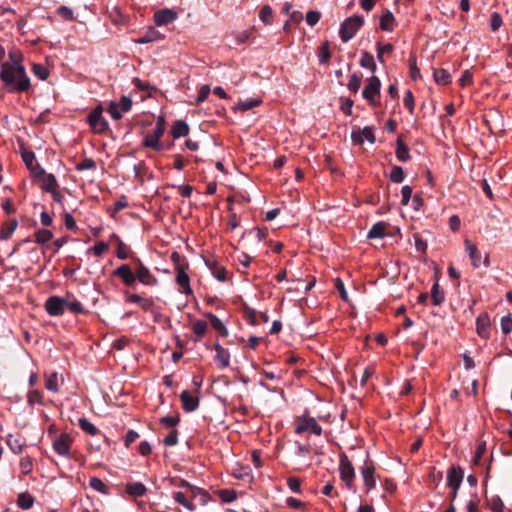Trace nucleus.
Segmentation results:
<instances>
[{"label": "nucleus", "instance_id": "obj_1", "mask_svg": "<svg viewBox=\"0 0 512 512\" xmlns=\"http://www.w3.org/2000/svg\"><path fill=\"white\" fill-rule=\"evenodd\" d=\"M10 62L1 65L0 79L10 92H25L30 88V79L22 64V55L9 52Z\"/></svg>", "mask_w": 512, "mask_h": 512}, {"label": "nucleus", "instance_id": "obj_2", "mask_svg": "<svg viewBox=\"0 0 512 512\" xmlns=\"http://www.w3.org/2000/svg\"><path fill=\"white\" fill-rule=\"evenodd\" d=\"M294 431L299 435L303 433H309L316 436H321L323 433V429L316 418L307 414H303L295 418Z\"/></svg>", "mask_w": 512, "mask_h": 512}, {"label": "nucleus", "instance_id": "obj_3", "mask_svg": "<svg viewBox=\"0 0 512 512\" xmlns=\"http://www.w3.org/2000/svg\"><path fill=\"white\" fill-rule=\"evenodd\" d=\"M165 132V119L163 116H159L157 118L155 127L152 131V133H148L143 142L142 145L147 148H152L157 151H161L164 148L163 143L160 141L161 137L164 135Z\"/></svg>", "mask_w": 512, "mask_h": 512}, {"label": "nucleus", "instance_id": "obj_4", "mask_svg": "<svg viewBox=\"0 0 512 512\" xmlns=\"http://www.w3.org/2000/svg\"><path fill=\"white\" fill-rule=\"evenodd\" d=\"M364 19L362 16L353 15L345 19L339 29V35L343 42L351 40L357 31L362 27Z\"/></svg>", "mask_w": 512, "mask_h": 512}, {"label": "nucleus", "instance_id": "obj_5", "mask_svg": "<svg viewBox=\"0 0 512 512\" xmlns=\"http://www.w3.org/2000/svg\"><path fill=\"white\" fill-rule=\"evenodd\" d=\"M339 474L341 480L345 483L347 489L355 490L354 480L356 478L355 469L345 453L339 457Z\"/></svg>", "mask_w": 512, "mask_h": 512}, {"label": "nucleus", "instance_id": "obj_6", "mask_svg": "<svg viewBox=\"0 0 512 512\" xmlns=\"http://www.w3.org/2000/svg\"><path fill=\"white\" fill-rule=\"evenodd\" d=\"M103 109L101 106H97L93 109L88 117L87 121L92 128L94 133L101 134L108 128V122L102 115Z\"/></svg>", "mask_w": 512, "mask_h": 512}, {"label": "nucleus", "instance_id": "obj_7", "mask_svg": "<svg viewBox=\"0 0 512 512\" xmlns=\"http://www.w3.org/2000/svg\"><path fill=\"white\" fill-rule=\"evenodd\" d=\"M381 82L377 76L369 78L368 84L362 91V96L372 106H376V98L380 95Z\"/></svg>", "mask_w": 512, "mask_h": 512}, {"label": "nucleus", "instance_id": "obj_8", "mask_svg": "<svg viewBox=\"0 0 512 512\" xmlns=\"http://www.w3.org/2000/svg\"><path fill=\"white\" fill-rule=\"evenodd\" d=\"M138 266L135 268V277L140 283L146 286H156L158 284L157 278L150 272V270L141 262L136 259Z\"/></svg>", "mask_w": 512, "mask_h": 512}, {"label": "nucleus", "instance_id": "obj_9", "mask_svg": "<svg viewBox=\"0 0 512 512\" xmlns=\"http://www.w3.org/2000/svg\"><path fill=\"white\" fill-rule=\"evenodd\" d=\"M72 438L68 433H61L53 440V449L54 451L64 457H71L70 448H71Z\"/></svg>", "mask_w": 512, "mask_h": 512}, {"label": "nucleus", "instance_id": "obj_10", "mask_svg": "<svg viewBox=\"0 0 512 512\" xmlns=\"http://www.w3.org/2000/svg\"><path fill=\"white\" fill-rule=\"evenodd\" d=\"M360 472L364 481L366 493H369L376 486L374 464L367 459L361 467Z\"/></svg>", "mask_w": 512, "mask_h": 512}, {"label": "nucleus", "instance_id": "obj_11", "mask_svg": "<svg viewBox=\"0 0 512 512\" xmlns=\"http://www.w3.org/2000/svg\"><path fill=\"white\" fill-rule=\"evenodd\" d=\"M64 298L60 296H50L44 304L46 312L50 316H61L65 313Z\"/></svg>", "mask_w": 512, "mask_h": 512}, {"label": "nucleus", "instance_id": "obj_12", "mask_svg": "<svg viewBox=\"0 0 512 512\" xmlns=\"http://www.w3.org/2000/svg\"><path fill=\"white\" fill-rule=\"evenodd\" d=\"M113 274L121 278L123 283L127 286H132L136 281L135 270L133 271L128 264L119 266L114 270Z\"/></svg>", "mask_w": 512, "mask_h": 512}, {"label": "nucleus", "instance_id": "obj_13", "mask_svg": "<svg viewBox=\"0 0 512 512\" xmlns=\"http://www.w3.org/2000/svg\"><path fill=\"white\" fill-rule=\"evenodd\" d=\"M206 266L211 271L212 275L218 280V281H225L226 280V269L224 266L220 265L218 261L213 258H206L204 259Z\"/></svg>", "mask_w": 512, "mask_h": 512}, {"label": "nucleus", "instance_id": "obj_14", "mask_svg": "<svg viewBox=\"0 0 512 512\" xmlns=\"http://www.w3.org/2000/svg\"><path fill=\"white\" fill-rule=\"evenodd\" d=\"M463 481V471L460 467L451 466L447 471V485L459 489Z\"/></svg>", "mask_w": 512, "mask_h": 512}, {"label": "nucleus", "instance_id": "obj_15", "mask_svg": "<svg viewBox=\"0 0 512 512\" xmlns=\"http://www.w3.org/2000/svg\"><path fill=\"white\" fill-rule=\"evenodd\" d=\"M176 271H177L176 283L180 286L181 291L186 295L191 294L192 289L190 287V278H189L188 274L186 273L184 267L181 265H177Z\"/></svg>", "mask_w": 512, "mask_h": 512}, {"label": "nucleus", "instance_id": "obj_16", "mask_svg": "<svg viewBox=\"0 0 512 512\" xmlns=\"http://www.w3.org/2000/svg\"><path fill=\"white\" fill-rule=\"evenodd\" d=\"M180 400L182 402V408L186 412H193L199 406V397L192 395L187 390H184V391L181 392Z\"/></svg>", "mask_w": 512, "mask_h": 512}, {"label": "nucleus", "instance_id": "obj_17", "mask_svg": "<svg viewBox=\"0 0 512 512\" xmlns=\"http://www.w3.org/2000/svg\"><path fill=\"white\" fill-rule=\"evenodd\" d=\"M177 18V13L171 9H162L154 14V22L157 26L172 23Z\"/></svg>", "mask_w": 512, "mask_h": 512}, {"label": "nucleus", "instance_id": "obj_18", "mask_svg": "<svg viewBox=\"0 0 512 512\" xmlns=\"http://www.w3.org/2000/svg\"><path fill=\"white\" fill-rule=\"evenodd\" d=\"M214 350L216 352L214 356V361L217 363L218 367L226 368L230 364V353L219 343H215Z\"/></svg>", "mask_w": 512, "mask_h": 512}, {"label": "nucleus", "instance_id": "obj_19", "mask_svg": "<svg viewBox=\"0 0 512 512\" xmlns=\"http://www.w3.org/2000/svg\"><path fill=\"white\" fill-rule=\"evenodd\" d=\"M466 252L471 260V264L474 268H478L481 265V254L477 247L468 239L464 241Z\"/></svg>", "mask_w": 512, "mask_h": 512}, {"label": "nucleus", "instance_id": "obj_20", "mask_svg": "<svg viewBox=\"0 0 512 512\" xmlns=\"http://www.w3.org/2000/svg\"><path fill=\"white\" fill-rule=\"evenodd\" d=\"M18 226L16 219L5 221L0 228V240L6 241L10 239Z\"/></svg>", "mask_w": 512, "mask_h": 512}, {"label": "nucleus", "instance_id": "obj_21", "mask_svg": "<svg viewBox=\"0 0 512 512\" xmlns=\"http://www.w3.org/2000/svg\"><path fill=\"white\" fill-rule=\"evenodd\" d=\"M180 486L189 489L194 497H199V500L202 505H205L209 502L210 495L206 491L191 485L187 481H182Z\"/></svg>", "mask_w": 512, "mask_h": 512}, {"label": "nucleus", "instance_id": "obj_22", "mask_svg": "<svg viewBox=\"0 0 512 512\" xmlns=\"http://www.w3.org/2000/svg\"><path fill=\"white\" fill-rule=\"evenodd\" d=\"M65 304L64 309L65 311L68 310L71 313L74 314H84L86 313V310L84 309L83 305L76 299H71V296L67 294L66 297H63Z\"/></svg>", "mask_w": 512, "mask_h": 512}, {"label": "nucleus", "instance_id": "obj_23", "mask_svg": "<svg viewBox=\"0 0 512 512\" xmlns=\"http://www.w3.org/2000/svg\"><path fill=\"white\" fill-rule=\"evenodd\" d=\"M189 133V126L184 120H177L171 128V135L177 139L184 137Z\"/></svg>", "mask_w": 512, "mask_h": 512}, {"label": "nucleus", "instance_id": "obj_24", "mask_svg": "<svg viewBox=\"0 0 512 512\" xmlns=\"http://www.w3.org/2000/svg\"><path fill=\"white\" fill-rule=\"evenodd\" d=\"M394 15L390 10H385L380 17V28L383 31L391 32L394 28Z\"/></svg>", "mask_w": 512, "mask_h": 512}, {"label": "nucleus", "instance_id": "obj_25", "mask_svg": "<svg viewBox=\"0 0 512 512\" xmlns=\"http://www.w3.org/2000/svg\"><path fill=\"white\" fill-rule=\"evenodd\" d=\"M387 227H388V224L384 221L375 223L369 230V232L367 234V238H369V239L383 238Z\"/></svg>", "mask_w": 512, "mask_h": 512}, {"label": "nucleus", "instance_id": "obj_26", "mask_svg": "<svg viewBox=\"0 0 512 512\" xmlns=\"http://www.w3.org/2000/svg\"><path fill=\"white\" fill-rule=\"evenodd\" d=\"M147 491L146 486L141 482H132L126 485V492L134 497H141Z\"/></svg>", "mask_w": 512, "mask_h": 512}, {"label": "nucleus", "instance_id": "obj_27", "mask_svg": "<svg viewBox=\"0 0 512 512\" xmlns=\"http://www.w3.org/2000/svg\"><path fill=\"white\" fill-rule=\"evenodd\" d=\"M40 182L42 189L46 192H50L59 187L56 177L52 173H47L40 179Z\"/></svg>", "mask_w": 512, "mask_h": 512}, {"label": "nucleus", "instance_id": "obj_28", "mask_svg": "<svg viewBox=\"0 0 512 512\" xmlns=\"http://www.w3.org/2000/svg\"><path fill=\"white\" fill-rule=\"evenodd\" d=\"M207 322L201 319L195 320L192 324V330L195 335L194 340L200 341L207 331Z\"/></svg>", "mask_w": 512, "mask_h": 512}, {"label": "nucleus", "instance_id": "obj_29", "mask_svg": "<svg viewBox=\"0 0 512 512\" xmlns=\"http://www.w3.org/2000/svg\"><path fill=\"white\" fill-rule=\"evenodd\" d=\"M162 39V35L154 28H150L142 37L135 40L138 44H146Z\"/></svg>", "mask_w": 512, "mask_h": 512}, {"label": "nucleus", "instance_id": "obj_30", "mask_svg": "<svg viewBox=\"0 0 512 512\" xmlns=\"http://www.w3.org/2000/svg\"><path fill=\"white\" fill-rule=\"evenodd\" d=\"M477 332L480 337L482 338H488L489 337V319L487 316H479L477 318Z\"/></svg>", "mask_w": 512, "mask_h": 512}, {"label": "nucleus", "instance_id": "obj_31", "mask_svg": "<svg viewBox=\"0 0 512 512\" xmlns=\"http://www.w3.org/2000/svg\"><path fill=\"white\" fill-rule=\"evenodd\" d=\"M34 504V497L28 492H22L18 495L17 505L23 509L28 510L32 508Z\"/></svg>", "mask_w": 512, "mask_h": 512}, {"label": "nucleus", "instance_id": "obj_32", "mask_svg": "<svg viewBox=\"0 0 512 512\" xmlns=\"http://www.w3.org/2000/svg\"><path fill=\"white\" fill-rule=\"evenodd\" d=\"M396 157L402 162H407L410 159L409 148L400 139L396 142Z\"/></svg>", "mask_w": 512, "mask_h": 512}, {"label": "nucleus", "instance_id": "obj_33", "mask_svg": "<svg viewBox=\"0 0 512 512\" xmlns=\"http://www.w3.org/2000/svg\"><path fill=\"white\" fill-rule=\"evenodd\" d=\"M433 76L436 83L440 85H446L451 82V75L446 69H435L433 72Z\"/></svg>", "mask_w": 512, "mask_h": 512}, {"label": "nucleus", "instance_id": "obj_34", "mask_svg": "<svg viewBox=\"0 0 512 512\" xmlns=\"http://www.w3.org/2000/svg\"><path fill=\"white\" fill-rule=\"evenodd\" d=\"M34 237L36 243L44 245L53 238V233L48 229H38L35 231Z\"/></svg>", "mask_w": 512, "mask_h": 512}, {"label": "nucleus", "instance_id": "obj_35", "mask_svg": "<svg viewBox=\"0 0 512 512\" xmlns=\"http://www.w3.org/2000/svg\"><path fill=\"white\" fill-rule=\"evenodd\" d=\"M6 443L10 450L15 454H20L23 451V444L18 437H15L12 434L7 436Z\"/></svg>", "mask_w": 512, "mask_h": 512}, {"label": "nucleus", "instance_id": "obj_36", "mask_svg": "<svg viewBox=\"0 0 512 512\" xmlns=\"http://www.w3.org/2000/svg\"><path fill=\"white\" fill-rule=\"evenodd\" d=\"M360 65L363 68L369 69L373 73L376 71V64L374 61V57L371 53H369L367 51L362 53L361 59H360Z\"/></svg>", "mask_w": 512, "mask_h": 512}, {"label": "nucleus", "instance_id": "obj_37", "mask_svg": "<svg viewBox=\"0 0 512 512\" xmlns=\"http://www.w3.org/2000/svg\"><path fill=\"white\" fill-rule=\"evenodd\" d=\"M211 326L220 333L221 336H228V330L224 323L214 314H209Z\"/></svg>", "mask_w": 512, "mask_h": 512}, {"label": "nucleus", "instance_id": "obj_38", "mask_svg": "<svg viewBox=\"0 0 512 512\" xmlns=\"http://www.w3.org/2000/svg\"><path fill=\"white\" fill-rule=\"evenodd\" d=\"M261 103V100L260 99H247V100H242V101H239L234 109L235 110H240V111H248L254 107H257L259 104Z\"/></svg>", "mask_w": 512, "mask_h": 512}, {"label": "nucleus", "instance_id": "obj_39", "mask_svg": "<svg viewBox=\"0 0 512 512\" xmlns=\"http://www.w3.org/2000/svg\"><path fill=\"white\" fill-rule=\"evenodd\" d=\"M89 485L92 489L95 491L101 493V494H108L109 488L108 486L98 477H92L89 480Z\"/></svg>", "mask_w": 512, "mask_h": 512}, {"label": "nucleus", "instance_id": "obj_40", "mask_svg": "<svg viewBox=\"0 0 512 512\" xmlns=\"http://www.w3.org/2000/svg\"><path fill=\"white\" fill-rule=\"evenodd\" d=\"M259 19L265 25H271L273 23V10L271 6L264 5L259 12Z\"/></svg>", "mask_w": 512, "mask_h": 512}, {"label": "nucleus", "instance_id": "obj_41", "mask_svg": "<svg viewBox=\"0 0 512 512\" xmlns=\"http://www.w3.org/2000/svg\"><path fill=\"white\" fill-rule=\"evenodd\" d=\"M173 499L189 511H194L196 508L195 505L191 501L187 500V498L185 497V494L183 492H180V491L175 492L173 494Z\"/></svg>", "mask_w": 512, "mask_h": 512}, {"label": "nucleus", "instance_id": "obj_42", "mask_svg": "<svg viewBox=\"0 0 512 512\" xmlns=\"http://www.w3.org/2000/svg\"><path fill=\"white\" fill-rule=\"evenodd\" d=\"M27 403L33 407L35 404H43V393L39 390H31L27 394Z\"/></svg>", "mask_w": 512, "mask_h": 512}, {"label": "nucleus", "instance_id": "obj_43", "mask_svg": "<svg viewBox=\"0 0 512 512\" xmlns=\"http://www.w3.org/2000/svg\"><path fill=\"white\" fill-rule=\"evenodd\" d=\"M45 387L47 390L57 393L59 391V385H58V373L52 372L48 375L45 383Z\"/></svg>", "mask_w": 512, "mask_h": 512}, {"label": "nucleus", "instance_id": "obj_44", "mask_svg": "<svg viewBox=\"0 0 512 512\" xmlns=\"http://www.w3.org/2000/svg\"><path fill=\"white\" fill-rule=\"evenodd\" d=\"M78 424L84 432L91 436H95L98 432V429L95 427V425L86 418H79Z\"/></svg>", "mask_w": 512, "mask_h": 512}, {"label": "nucleus", "instance_id": "obj_45", "mask_svg": "<svg viewBox=\"0 0 512 512\" xmlns=\"http://www.w3.org/2000/svg\"><path fill=\"white\" fill-rule=\"evenodd\" d=\"M431 297L434 305H440L443 303L445 297L444 292L440 289L438 283H434L431 289Z\"/></svg>", "mask_w": 512, "mask_h": 512}, {"label": "nucleus", "instance_id": "obj_46", "mask_svg": "<svg viewBox=\"0 0 512 512\" xmlns=\"http://www.w3.org/2000/svg\"><path fill=\"white\" fill-rule=\"evenodd\" d=\"M111 237L118 241L116 256L121 260L127 259L128 258V248L126 247V245L115 233H113L111 235Z\"/></svg>", "mask_w": 512, "mask_h": 512}, {"label": "nucleus", "instance_id": "obj_47", "mask_svg": "<svg viewBox=\"0 0 512 512\" xmlns=\"http://www.w3.org/2000/svg\"><path fill=\"white\" fill-rule=\"evenodd\" d=\"M218 495L224 503H231L237 499V493L232 489L219 490Z\"/></svg>", "mask_w": 512, "mask_h": 512}, {"label": "nucleus", "instance_id": "obj_48", "mask_svg": "<svg viewBox=\"0 0 512 512\" xmlns=\"http://www.w3.org/2000/svg\"><path fill=\"white\" fill-rule=\"evenodd\" d=\"M19 467L23 475H28L33 469V460L30 456H24L20 459Z\"/></svg>", "mask_w": 512, "mask_h": 512}, {"label": "nucleus", "instance_id": "obj_49", "mask_svg": "<svg viewBox=\"0 0 512 512\" xmlns=\"http://www.w3.org/2000/svg\"><path fill=\"white\" fill-rule=\"evenodd\" d=\"M56 13L65 21L74 20V12L71 8L61 5L57 8Z\"/></svg>", "mask_w": 512, "mask_h": 512}, {"label": "nucleus", "instance_id": "obj_50", "mask_svg": "<svg viewBox=\"0 0 512 512\" xmlns=\"http://www.w3.org/2000/svg\"><path fill=\"white\" fill-rule=\"evenodd\" d=\"M389 178L392 182L402 183L404 180V171L400 166H394L390 172Z\"/></svg>", "mask_w": 512, "mask_h": 512}, {"label": "nucleus", "instance_id": "obj_51", "mask_svg": "<svg viewBox=\"0 0 512 512\" xmlns=\"http://www.w3.org/2000/svg\"><path fill=\"white\" fill-rule=\"evenodd\" d=\"M32 71L40 80H46L49 76V70L42 64H34Z\"/></svg>", "mask_w": 512, "mask_h": 512}, {"label": "nucleus", "instance_id": "obj_52", "mask_svg": "<svg viewBox=\"0 0 512 512\" xmlns=\"http://www.w3.org/2000/svg\"><path fill=\"white\" fill-rule=\"evenodd\" d=\"M347 86L350 91L357 93L361 87V77L357 74H352Z\"/></svg>", "mask_w": 512, "mask_h": 512}, {"label": "nucleus", "instance_id": "obj_53", "mask_svg": "<svg viewBox=\"0 0 512 512\" xmlns=\"http://www.w3.org/2000/svg\"><path fill=\"white\" fill-rule=\"evenodd\" d=\"M108 112L114 120H120L124 113L119 108V105L114 101L110 102L109 107H108Z\"/></svg>", "mask_w": 512, "mask_h": 512}, {"label": "nucleus", "instance_id": "obj_54", "mask_svg": "<svg viewBox=\"0 0 512 512\" xmlns=\"http://www.w3.org/2000/svg\"><path fill=\"white\" fill-rule=\"evenodd\" d=\"M109 249V245L103 241L97 242L90 251L93 252L95 256H101L106 253Z\"/></svg>", "mask_w": 512, "mask_h": 512}, {"label": "nucleus", "instance_id": "obj_55", "mask_svg": "<svg viewBox=\"0 0 512 512\" xmlns=\"http://www.w3.org/2000/svg\"><path fill=\"white\" fill-rule=\"evenodd\" d=\"M330 56H331V54L329 51V44H328V42H325L320 47L319 62L321 64L326 63L329 60Z\"/></svg>", "mask_w": 512, "mask_h": 512}, {"label": "nucleus", "instance_id": "obj_56", "mask_svg": "<svg viewBox=\"0 0 512 512\" xmlns=\"http://www.w3.org/2000/svg\"><path fill=\"white\" fill-rule=\"evenodd\" d=\"M486 450V443L485 442H482L480 444H478L477 448H476V451H475V454L473 456V459H472V463L475 464V465H478L481 461V458L484 454Z\"/></svg>", "mask_w": 512, "mask_h": 512}, {"label": "nucleus", "instance_id": "obj_57", "mask_svg": "<svg viewBox=\"0 0 512 512\" xmlns=\"http://www.w3.org/2000/svg\"><path fill=\"white\" fill-rule=\"evenodd\" d=\"M321 18V13L319 11L311 10L306 14V22L310 26H314L318 23Z\"/></svg>", "mask_w": 512, "mask_h": 512}, {"label": "nucleus", "instance_id": "obj_58", "mask_svg": "<svg viewBox=\"0 0 512 512\" xmlns=\"http://www.w3.org/2000/svg\"><path fill=\"white\" fill-rule=\"evenodd\" d=\"M166 446H174L178 442V431L176 429H172L169 434L163 440Z\"/></svg>", "mask_w": 512, "mask_h": 512}, {"label": "nucleus", "instance_id": "obj_59", "mask_svg": "<svg viewBox=\"0 0 512 512\" xmlns=\"http://www.w3.org/2000/svg\"><path fill=\"white\" fill-rule=\"evenodd\" d=\"M95 167H96L95 161L90 158H86L82 162H80L76 165V169L78 171L91 170V169H94Z\"/></svg>", "mask_w": 512, "mask_h": 512}, {"label": "nucleus", "instance_id": "obj_60", "mask_svg": "<svg viewBox=\"0 0 512 512\" xmlns=\"http://www.w3.org/2000/svg\"><path fill=\"white\" fill-rule=\"evenodd\" d=\"M361 134H363V138L367 140L369 143L373 144L376 140L374 129L370 126H366L363 129H360Z\"/></svg>", "mask_w": 512, "mask_h": 512}, {"label": "nucleus", "instance_id": "obj_61", "mask_svg": "<svg viewBox=\"0 0 512 512\" xmlns=\"http://www.w3.org/2000/svg\"><path fill=\"white\" fill-rule=\"evenodd\" d=\"M401 204L407 205L411 199L412 196V188L409 185H405L401 188Z\"/></svg>", "mask_w": 512, "mask_h": 512}, {"label": "nucleus", "instance_id": "obj_62", "mask_svg": "<svg viewBox=\"0 0 512 512\" xmlns=\"http://www.w3.org/2000/svg\"><path fill=\"white\" fill-rule=\"evenodd\" d=\"M489 506L493 512H503L504 504H503L502 500L500 499V497H498V496L493 497L490 500Z\"/></svg>", "mask_w": 512, "mask_h": 512}, {"label": "nucleus", "instance_id": "obj_63", "mask_svg": "<svg viewBox=\"0 0 512 512\" xmlns=\"http://www.w3.org/2000/svg\"><path fill=\"white\" fill-rule=\"evenodd\" d=\"M117 104L122 112L126 113L131 110L132 100L128 96H122Z\"/></svg>", "mask_w": 512, "mask_h": 512}, {"label": "nucleus", "instance_id": "obj_64", "mask_svg": "<svg viewBox=\"0 0 512 512\" xmlns=\"http://www.w3.org/2000/svg\"><path fill=\"white\" fill-rule=\"evenodd\" d=\"M501 329L504 334H508L512 331V317L510 315L502 317Z\"/></svg>", "mask_w": 512, "mask_h": 512}]
</instances>
